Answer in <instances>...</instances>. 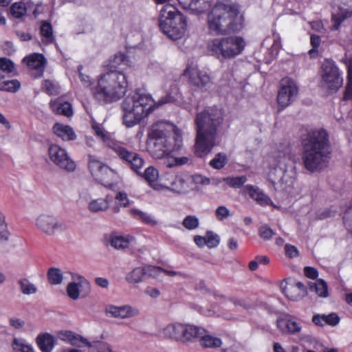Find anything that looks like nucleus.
<instances>
[{"instance_id": "53", "label": "nucleus", "mask_w": 352, "mask_h": 352, "mask_svg": "<svg viewBox=\"0 0 352 352\" xmlns=\"http://www.w3.org/2000/svg\"><path fill=\"white\" fill-rule=\"evenodd\" d=\"M0 69L6 73H14L15 71L14 64L8 58H0Z\"/></svg>"}, {"instance_id": "45", "label": "nucleus", "mask_w": 352, "mask_h": 352, "mask_svg": "<svg viewBox=\"0 0 352 352\" xmlns=\"http://www.w3.org/2000/svg\"><path fill=\"white\" fill-rule=\"evenodd\" d=\"M130 213L134 217L138 216L144 223L150 226H155L157 224V221L151 215L146 212L133 209L130 210Z\"/></svg>"}, {"instance_id": "11", "label": "nucleus", "mask_w": 352, "mask_h": 352, "mask_svg": "<svg viewBox=\"0 0 352 352\" xmlns=\"http://www.w3.org/2000/svg\"><path fill=\"white\" fill-rule=\"evenodd\" d=\"M36 226L41 232L50 236L68 230L65 221L48 213L41 214L36 219Z\"/></svg>"}, {"instance_id": "20", "label": "nucleus", "mask_w": 352, "mask_h": 352, "mask_svg": "<svg viewBox=\"0 0 352 352\" xmlns=\"http://www.w3.org/2000/svg\"><path fill=\"white\" fill-rule=\"evenodd\" d=\"M23 62L26 63L28 67L34 71V77L42 76L45 69V58L42 54H34L23 58Z\"/></svg>"}, {"instance_id": "39", "label": "nucleus", "mask_w": 352, "mask_h": 352, "mask_svg": "<svg viewBox=\"0 0 352 352\" xmlns=\"http://www.w3.org/2000/svg\"><path fill=\"white\" fill-rule=\"evenodd\" d=\"M115 199L117 201V205L112 207V211L114 213L120 212V206L126 208L130 206L131 201L127 194L124 192H118L115 197Z\"/></svg>"}, {"instance_id": "21", "label": "nucleus", "mask_w": 352, "mask_h": 352, "mask_svg": "<svg viewBox=\"0 0 352 352\" xmlns=\"http://www.w3.org/2000/svg\"><path fill=\"white\" fill-rule=\"evenodd\" d=\"M283 292L290 300L298 301L307 295V289L302 283L294 282L287 284Z\"/></svg>"}, {"instance_id": "47", "label": "nucleus", "mask_w": 352, "mask_h": 352, "mask_svg": "<svg viewBox=\"0 0 352 352\" xmlns=\"http://www.w3.org/2000/svg\"><path fill=\"white\" fill-rule=\"evenodd\" d=\"M21 87V84L17 80H7L0 82V91L16 92Z\"/></svg>"}, {"instance_id": "33", "label": "nucleus", "mask_w": 352, "mask_h": 352, "mask_svg": "<svg viewBox=\"0 0 352 352\" xmlns=\"http://www.w3.org/2000/svg\"><path fill=\"white\" fill-rule=\"evenodd\" d=\"M312 321L318 326H324V324L335 326L338 324L340 318L335 313L329 315L317 314L313 316Z\"/></svg>"}, {"instance_id": "43", "label": "nucleus", "mask_w": 352, "mask_h": 352, "mask_svg": "<svg viewBox=\"0 0 352 352\" xmlns=\"http://www.w3.org/2000/svg\"><path fill=\"white\" fill-rule=\"evenodd\" d=\"M21 292L25 295L35 294L37 291L36 287L27 278H23L18 282Z\"/></svg>"}, {"instance_id": "15", "label": "nucleus", "mask_w": 352, "mask_h": 352, "mask_svg": "<svg viewBox=\"0 0 352 352\" xmlns=\"http://www.w3.org/2000/svg\"><path fill=\"white\" fill-rule=\"evenodd\" d=\"M160 271V267L144 265L133 268L126 274L125 279L129 284L137 285L143 282L146 276H157Z\"/></svg>"}, {"instance_id": "46", "label": "nucleus", "mask_w": 352, "mask_h": 352, "mask_svg": "<svg viewBox=\"0 0 352 352\" xmlns=\"http://www.w3.org/2000/svg\"><path fill=\"white\" fill-rule=\"evenodd\" d=\"M41 33L43 36V41L46 43H52L54 41L52 25L47 22L43 23L41 26Z\"/></svg>"}, {"instance_id": "12", "label": "nucleus", "mask_w": 352, "mask_h": 352, "mask_svg": "<svg viewBox=\"0 0 352 352\" xmlns=\"http://www.w3.org/2000/svg\"><path fill=\"white\" fill-rule=\"evenodd\" d=\"M108 146L122 160L126 162L131 169L138 175L142 174V169L144 166V160L138 153L129 151L121 144L114 142H109Z\"/></svg>"}, {"instance_id": "29", "label": "nucleus", "mask_w": 352, "mask_h": 352, "mask_svg": "<svg viewBox=\"0 0 352 352\" xmlns=\"http://www.w3.org/2000/svg\"><path fill=\"white\" fill-rule=\"evenodd\" d=\"M142 177L149 183L155 190H160L164 188L163 184L157 183L159 177L158 170L154 166L146 168L144 172H142Z\"/></svg>"}, {"instance_id": "38", "label": "nucleus", "mask_w": 352, "mask_h": 352, "mask_svg": "<svg viewBox=\"0 0 352 352\" xmlns=\"http://www.w3.org/2000/svg\"><path fill=\"white\" fill-rule=\"evenodd\" d=\"M274 158L277 163V166L282 171L285 172L290 162V156L284 151H277L274 155Z\"/></svg>"}, {"instance_id": "22", "label": "nucleus", "mask_w": 352, "mask_h": 352, "mask_svg": "<svg viewBox=\"0 0 352 352\" xmlns=\"http://www.w3.org/2000/svg\"><path fill=\"white\" fill-rule=\"evenodd\" d=\"M244 190L249 194L250 197L256 203L262 206H272L273 202L271 199L265 195L258 187L252 185H247Z\"/></svg>"}, {"instance_id": "16", "label": "nucleus", "mask_w": 352, "mask_h": 352, "mask_svg": "<svg viewBox=\"0 0 352 352\" xmlns=\"http://www.w3.org/2000/svg\"><path fill=\"white\" fill-rule=\"evenodd\" d=\"M73 281L69 283L67 287V294L72 300H77L79 298L85 297L90 291L89 281L80 275H74Z\"/></svg>"}, {"instance_id": "36", "label": "nucleus", "mask_w": 352, "mask_h": 352, "mask_svg": "<svg viewBox=\"0 0 352 352\" xmlns=\"http://www.w3.org/2000/svg\"><path fill=\"white\" fill-rule=\"evenodd\" d=\"M352 16V9H342L340 8L337 14L332 15V21L333 24L331 30H337L340 28L341 23L347 18Z\"/></svg>"}, {"instance_id": "1", "label": "nucleus", "mask_w": 352, "mask_h": 352, "mask_svg": "<svg viewBox=\"0 0 352 352\" xmlns=\"http://www.w3.org/2000/svg\"><path fill=\"white\" fill-rule=\"evenodd\" d=\"M223 121V111L221 109L210 107L197 113L194 145L197 156L202 157L207 155L219 143Z\"/></svg>"}, {"instance_id": "27", "label": "nucleus", "mask_w": 352, "mask_h": 352, "mask_svg": "<svg viewBox=\"0 0 352 352\" xmlns=\"http://www.w3.org/2000/svg\"><path fill=\"white\" fill-rule=\"evenodd\" d=\"M130 63V60L127 56L124 54H118L110 59L109 63V70L123 72L122 71L126 67L131 66Z\"/></svg>"}, {"instance_id": "30", "label": "nucleus", "mask_w": 352, "mask_h": 352, "mask_svg": "<svg viewBox=\"0 0 352 352\" xmlns=\"http://www.w3.org/2000/svg\"><path fill=\"white\" fill-rule=\"evenodd\" d=\"M198 338H199L200 345L204 348L217 349L222 344L220 338L206 333L204 329H202L201 334L198 336Z\"/></svg>"}, {"instance_id": "19", "label": "nucleus", "mask_w": 352, "mask_h": 352, "mask_svg": "<svg viewBox=\"0 0 352 352\" xmlns=\"http://www.w3.org/2000/svg\"><path fill=\"white\" fill-rule=\"evenodd\" d=\"M168 177L170 183L164 184V188H168L177 193H186L191 188L188 184V177L174 175H169Z\"/></svg>"}, {"instance_id": "63", "label": "nucleus", "mask_w": 352, "mask_h": 352, "mask_svg": "<svg viewBox=\"0 0 352 352\" xmlns=\"http://www.w3.org/2000/svg\"><path fill=\"white\" fill-rule=\"evenodd\" d=\"M310 42L314 47L313 50H309V54H311L313 52H316V49L320 45L321 42L320 37L316 34H312L311 36Z\"/></svg>"}, {"instance_id": "17", "label": "nucleus", "mask_w": 352, "mask_h": 352, "mask_svg": "<svg viewBox=\"0 0 352 352\" xmlns=\"http://www.w3.org/2000/svg\"><path fill=\"white\" fill-rule=\"evenodd\" d=\"M184 74L188 76L190 84L198 89H203L210 83V77L207 72L197 67H187Z\"/></svg>"}, {"instance_id": "31", "label": "nucleus", "mask_w": 352, "mask_h": 352, "mask_svg": "<svg viewBox=\"0 0 352 352\" xmlns=\"http://www.w3.org/2000/svg\"><path fill=\"white\" fill-rule=\"evenodd\" d=\"M53 131L57 136L63 140H74L76 138L73 129L68 125L56 123L53 126Z\"/></svg>"}, {"instance_id": "60", "label": "nucleus", "mask_w": 352, "mask_h": 352, "mask_svg": "<svg viewBox=\"0 0 352 352\" xmlns=\"http://www.w3.org/2000/svg\"><path fill=\"white\" fill-rule=\"evenodd\" d=\"M42 89L50 95L55 94L56 92L54 85L50 80H44L43 82Z\"/></svg>"}, {"instance_id": "26", "label": "nucleus", "mask_w": 352, "mask_h": 352, "mask_svg": "<svg viewBox=\"0 0 352 352\" xmlns=\"http://www.w3.org/2000/svg\"><path fill=\"white\" fill-rule=\"evenodd\" d=\"M276 325L283 333L295 334L301 330L300 324L290 319L279 318L276 321Z\"/></svg>"}, {"instance_id": "10", "label": "nucleus", "mask_w": 352, "mask_h": 352, "mask_svg": "<svg viewBox=\"0 0 352 352\" xmlns=\"http://www.w3.org/2000/svg\"><path fill=\"white\" fill-rule=\"evenodd\" d=\"M321 86L329 90L336 91L342 85V78L336 63L331 60H325L321 66Z\"/></svg>"}, {"instance_id": "32", "label": "nucleus", "mask_w": 352, "mask_h": 352, "mask_svg": "<svg viewBox=\"0 0 352 352\" xmlns=\"http://www.w3.org/2000/svg\"><path fill=\"white\" fill-rule=\"evenodd\" d=\"M182 323L175 322L166 325L162 331L163 336L177 342H180Z\"/></svg>"}, {"instance_id": "14", "label": "nucleus", "mask_w": 352, "mask_h": 352, "mask_svg": "<svg viewBox=\"0 0 352 352\" xmlns=\"http://www.w3.org/2000/svg\"><path fill=\"white\" fill-rule=\"evenodd\" d=\"M50 160L56 166L68 171H73L76 165L69 157L66 151L56 144H53L48 148Z\"/></svg>"}, {"instance_id": "41", "label": "nucleus", "mask_w": 352, "mask_h": 352, "mask_svg": "<svg viewBox=\"0 0 352 352\" xmlns=\"http://www.w3.org/2000/svg\"><path fill=\"white\" fill-rule=\"evenodd\" d=\"M222 182L231 188H239L247 182V177L244 175L238 177H223L222 179Z\"/></svg>"}, {"instance_id": "52", "label": "nucleus", "mask_w": 352, "mask_h": 352, "mask_svg": "<svg viewBox=\"0 0 352 352\" xmlns=\"http://www.w3.org/2000/svg\"><path fill=\"white\" fill-rule=\"evenodd\" d=\"M348 84L344 93V99H349L352 95V60H350L348 65Z\"/></svg>"}, {"instance_id": "40", "label": "nucleus", "mask_w": 352, "mask_h": 352, "mask_svg": "<svg viewBox=\"0 0 352 352\" xmlns=\"http://www.w3.org/2000/svg\"><path fill=\"white\" fill-rule=\"evenodd\" d=\"M130 239L122 236H111L110 244L117 250L125 249L129 247Z\"/></svg>"}, {"instance_id": "48", "label": "nucleus", "mask_w": 352, "mask_h": 352, "mask_svg": "<svg viewBox=\"0 0 352 352\" xmlns=\"http://www.w3.org/2000/svg\"><path fill=\"white\" fill-rule=\"evenodd\" d=\"M228 162L227 156L225 153H219L210 162V165L216 169L222 168Z\"/></svg>"}, {"instance_id": "28", "label": "nucleus", "mask_w": 352, "mask_h": 352, "mask_svg": "<svg viewBox=\"0 0 352 352\" xmlns=\"http://www.w3.org/2000/svg\"><path fill=\"white\" fill-rule=\"evenodd\" d=\"M50 106L52 110L56 114L63 115L66 117H71L73 115L72 104L68 102H63L57 99L51 101Z\"/></svg>"}, {"instance_id": "58", "label": "nucleus", "mask_w": 352, "mask_h": 352, "mask_svg": "<svg viewBox=\"0 0 352 352\" xmlns=\"http://www.w3.org/2000/svg\"><path fill=\"white\" fill-rule=\"evenodd\" d=\"M13 344L16 346V349L21 352H34L32 346L21 342L17 339L14 340Z\"/></svg>"}, {"instance_id": "6", "label": "nucleus", "mask_w": 352, "mask_h": 352, "mask_svg": "<svg viewBox=\"0 0 352 352\" xmlns=\"http://www.w3.org/2000/svg\"><path fill=\"white\" fill-rule=\"evenodd\" d=\"M167 123L160 121L151 126L148 132L146 149L155 159H162L172 152Z\"/></svg>"}, {"instance_id": "5", "label": "nucleus", "mask_w": 352, "mask_h": 352, "mask_svg": "<svg viewBox=\"0 0 352 352\" xmlns=\"http://www.w3.org/2000/svg\"><path fill=\"white\" fill-rule=\"evenodd\" d=\"M128 80L125 74L109 70L100 76L97 85L92 89L98 100L108 103L119 100L126 91Z\"/></svg>"}, {"instance_id": "35", "label": "nucleus", "mask_w": 352, "mask_h": 352, "mask_svg": "<svg viewBox=\"0 0 352 352\" xmlns=\"http://www.w3.org/2000/svg\"><path fill=\"white\" fill-rule=\"evenodd\" d=\"M109 202L108 197L93 199L89 203L88 209L94 213L104 212L109 208Z\"/></svg>"}, {"instance_id": "55", "label": "nucleus", "mask_w": 352, "mask_h": 352, "mask_svg": "<svg viewBox=\"0 0 352 352\" xmlns=\"http://www.w3.org/2000/svg\"><path fill=\"white\" fill-rule=\"evenodd\" d=\"M215 215L219 221H223L230 216V212L226 206H221L216 209Z\"/></svg>"}, {"instance_id": "2", "label": "nucleus", "mask_w": 352, "mask_h": 352, "mask_svg": "<svg viewBox=\"0 0 352 352\" xmlns=\"http://www.w3.org/2000/svg\"><path fill=\"white\" fill-rule=\"evenodd\" d=\"M182 98L179 89L177 84L171 85L166 95L155 102L150 94L135 91L126 96L122 102L124 111L123 123L127 127H131L151 113L155 108L165 104L174 102Z\"/></svg>"}, {"instance_id": "23", "label": "nucleus", "mask_w": 352, "mask_h": 352, "mask_svg": "<svg viewBox=\"0 0 352 352\" xmlns=\"http://www.w3.org/2000/svg\"><path fill=\"white\" fill-rule=\"evenodd\" d=\"M184 9L190 10L195 14L204 12L210 7L211 0H178Z\"/></svg>"}, {"instance_id": "25", "label": "nucleus", "mask_w": 352, "mask_h": 352, "mask_svg": "<svg viewBox=\"0 0 352 352\" xmlns=\"http://www.w3.org/2000/svg\"><path fill=\"white\" fill-rule=\"evenodd\" d=\"M202 332V329L197 326L182 324L181 330L180 342L186 343L193 341L194 339L197 338Z\"/></svg>"}, {"instance_id": "61", "label": "nucleus", "mask_w": 352, "mask_h": 352, "mask_svg": "<svg viewBox=\"0 0 352 352\" xmlns=\"http://www.w3.org/2000/svg\"><path fill=\"white\" fill-rule=\"evenodd\" d=\"M174 134V140L175 144V146L172 147V151L179 149L181 147L182 143V135L181 131L177 129L175 131Z\"/></svg>"}, {"instance_id": "50", "label": "nucleus", "mask_w": 352, "mask_h": 352, "mask_svg": "<svg viewBox=\"0 0 352 352\" xmlns=\"http://www.w3.org/2000/svg\"><path fill=\"white\" fill-rule=\"evenodd\" d=\"M182 225L187 230H192L199 227V221L197 217L188 215L184 219Z\"/></svg>"}, {"instance_id": "51", "label": "nucleus", "mask_w": 352, "mask_h": 352, "mask_svg": "<svg viewBox=\"0 0 352 352\" xmlns=\"http://www.w3.org/2000/svg\"><path fill=\"white\" fill-rule=\"evenodd\" d=\"M206 245L209 248H213L218 246L220 242L219 236L218 234L211 232L208 231L206 234Z\"/></svg>"}, {"instance_id": "44", "label": "nucleus", "mask_w": 352, "mask_h": 352, "mask_svg": "<svg viewBox=\"0 0 352 352\" xmlns=\"http://www.w3.org/2000/svg\"><path fill=\"white\" fill-rule=\"evenodd\" d=\"M27 9L25 5L23 2H16L13 3L10 8L12 16L16 19L22 18L26 14Z\"/></svg>"}, {"instance_id": "7", "label": "nucleus", "mask_w": 352, "mask_h": 352, "mask_svg": "<svg viewBox=\"0 0 352 352\" xmlns=\"http://www.w3.org/2000/svg\"><path fill=\"white\" fill-rule=\"evenodd\" d=\"M159 25L169 38L177 40L184 35L187 22L186 17L175 7L167 4L160 11Z\"/></svg>"}, {"instance_id": "62", "label": "nucleus", "mask_w": 352, "mask_h": 352, "mask_svg": "<svg viewBox=\"0 0 352 352\" xmlns=\"http://www.w3.org/2000/svg\"><path fill=\"white\" fill-rule=\"evenodd\" d=\"M10 324L11 327H12L15 329H19L24 327L25 322L24 320L16 318H10Z\"/></svg>"}, {"instance_id": "4", "label": "nucleus", "mask_w": 352, "mask_h": 352, "mask_svg": "<svg viewBox=\"0 0 352 352\" xmlns=\"http://www.w3.org/2000/svg\"><path fill=\"white\" fill-rule=\"evenodd\" d=\"M301 142L302 162L307 170L315 172L327 166L330 153L325 131H310L302 138Z\"/></svg>"}, {"instance_id": "64", "label": "nucleus", "mask_w": 352, "mask_h": 352, "mask_svg": "<svg viewBox=\"0 0 352 352\" xmlns=\"http://www.w3.org/2000/svg\"><path fill=\"white\" fill-rule=\"evenodd\" d=\"M304 273L309 278L315 279L318 276V271L311 267H305L304 268Z\"/></svg>"}, {"instance_id": "57", "label": "nucleus", "mask_w": 352, "mask_h": 352, "mask_svg": "<svg viewBox=\"0 0 352 352\" xmlns=\"http://www.w3.org/2000/svg\"><path fill=\"white\" fill-rule=\"evenodd\" d=\"M188 182L191 181L195 184L208 185L210 184V179L208 177L200 175H195L188 177Z\"/></svg>"}, {"instance_id": "54", "label": "nucleus", "mask_w": 352, "mask_h": 352, "mask_svg": "<svg viewBox=\"0 0 352 352\" xmlns=\"http://www.w3.org/2000/svg\"><path fill=\"white\" fill-rule=\"evenodd\" d=\"M9 232L7 224L5 221V217L0 212V241H6L8 239Z\"/></svg>"}, {"instance_id": "42", "label": "nucleus", "mask_w": 352, "mask_h": 352, "mask_svg": "<svg viewBox=\"0 0 352 352\" xmlns=\"http://www.w3.org/2000/svg\"><path fill=\"white\" fill-rule=\"evenodd\" d=\"M47 278L50 284L58 285L63 281V273L58 268H50L47 272Z\"/></svg>"}, {"instance_id": "18", "label": "nucleus", "mask_w": 352, "mask_h": 352, "mask_svg": "<svg viewBox=\"0 0 352 352\" xmlns=\"http://www.w3.org/2000/svg\"><path fill=\"white\" fill-rule=\"evenodd\" d=\"M105 311L111 316L116 318L127 319L136 317L140 315V310L129 305L122 306L109 305Z\"/></svg>"}, {"instance_id": "13", "label": "nucleus", "mask_w": 352, "mask_h": 352, "mask_svg": "<svg viewBox=\"0 0 352 352\" xmlns=\"http://www.w3.org/2000/svg\"><path fill=\"white\" fill-rule=\"evenodd\" d=\"M298 93V87L296 82L290 78H283L280 82L277 96L278 111L288 107L296 98Z\"/></svg>"}, {"instance_id": "56", "label": "nucleus", "mask_w": 352, "mask_h": 352, "mask_svg": "<svg viewBox=\"0 0 352 352\" xmlns=\"http://www.w3.org/2000/svg\"><path fill=\"white\" fill-rule=\"evenodd\" d=\"M259 235L265 240H269L274 234L273 230L267 226H262L259 228Z\"/></svg>"}, {"instance_id": "37", "label": "nucleus", "mask_w": 352, "mask_h": 352, "mask_svg": "<svg viewBox=\"0 0 352 352\" xmlns=\"http://www.w3.org/2000/svg\"><path fill=\"white\" fill-rule=\"evenodd\" d=\"M310 290L315 292L320 297L326 298L328 296V287L327 283L322 280L319 279L314 283H309Z\"/></svg>"}, {"instance_id": "3", "label": "nucleus", "mask_w": 352, "mask_h": 352, "mask_svg": "<svg viewBox=\"0 0 352 352\" xmlns=\"http://www.w3.org/2000/svg\"><path fill=\"white\" fill-rule=\"evenodd\" d=\"M207 25L209 32L214 35H227L243 28V16L237 5L219 1L207 14Z\"/></svg>"}, {"instance_id": "8", "label": "nucleus", "mask_w": 352, "mask_h": 352, "mask_svg": "<svg viewBox=\"0 0 352 352\" xmlns=\"http://www.w3.org/2000/svg\"><path fill=\"white\" fill-rule=\"evenodd\" d=\"M245 42L240 36L216 38L208 43V50L220 60L230 59L240 54L244 50Z\"/></svg>"}, {"instance_id": "24", "label": "nucleus", "mask_w": 352, "mask_h": 352, "mask_svg": "<svg viewBox=\"0 0 352 352\" xmlns=\"http://www.w3.org/2000/svg\"><path fill=\"white\" fill-rule=\"evenodd\" d=\"M118 178L119 176L116 171L104 165L96 180L108 188H111L114 183L117 182Z\"/></svg>"}, {"instance_id": "9", "label": "nucleus", "mask_w": 352, "mask_h": 352, "mask_svg": "<svg viewBox=\"0 0 352 352\" xmlns=\"http://www.w3.org/2000/svg\"><path fill=\"white\" fill-rule=\"evenodd\" d=\"M58 338L74 346H86L88 347V352H112L109 345L107 343L100 341L89 342L85 338L71 331H59Z\"/></svg>"}, {"instance_id": "34", "label": "nucleus", "mask_w": 352, "mask_h": 352, "mask_svg": "<svg viewBox=\"0 0 352 352\" xmlns=\"http://www.w3.org/2000/svg\"><path fill=\"white\" fill-rule=\"evenodd\" d=\"M36 343L43 352H51L54 346V338L49 334H41L36 338Z\"/></svg>"}, {"instance_id": "59", "label": "nucleus", "mask_w": 352, "mask_h": 352, "mask_svg": "<svg viewBox=\"0 0 352 352\" xmlns=\"http://www.w3.org/2000/svg\"><path fill=\"white\" fill-rule=\"evenodd\" d=\"M285 250L286 255L290 258L297 257L299 254L297 248L290 244L285 245Z\"/></svg>"}, {"instance_id": "49", "label": "nucleus", "mask_w": 352, "mask_h": 352, "mask_svg": "<svg viewBox=\"0 0 352 352\" xmlns=\"http://www.w3.org/2000/svg\"><path fill=\"white\" fill-rule=\"evenodd\" d=\"M88 166L92 176L96 179L104 164L96 159H90Z\"/></svg>"}]
</instances>
